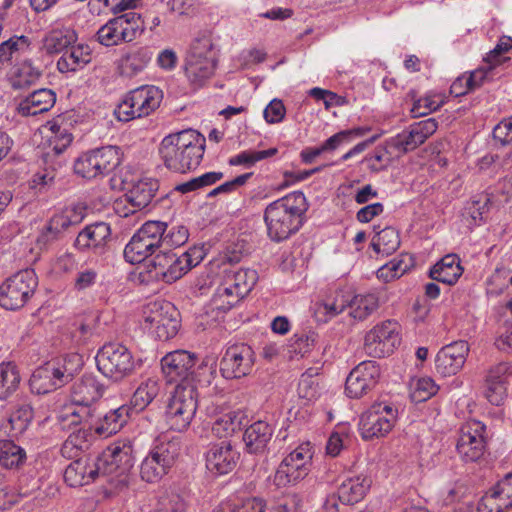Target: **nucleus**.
Here are the masks:
<instances>
[{
    "label": "nucleus",
    "mask_w": 512,
    "mask_h": 512,
    "mask_svg": "<svg viewBox=\"0 0 512 512\" xmlns=\"http://www.w3.org/2000/svg\"><path fill=\"white\" fill-rule=\"evenodd\" d=\"M308 207L306 197L300 191L270 203L264 211L269 238L274 242H281L296 233L304 223Z\"/></svg>",
    "instance_id": "1"
},
{
    "label": "nucleus",
    "mask_w": 512,
    "mask_h": 512,
    "mask_svg": "<svg viewBox=\"0 0 512 512\" xmlns=\"http://www.w3.org/2000/svg\"><path fill=\"white\" fill-rule=\"evenodd\" d=\"M204 151L205 138L193 129L166 136L159 147L165 167L182 174L194 170L200 165Z\"/></svg>",
    "instance_id": "2"
},
{
    "label": "nucleus",
    "mask_w": 512,
    "mask_h": 512,
    "mask_svg": "<svg viewBox=\"0 0 512 512\" xmlns=\"http://www.w3.org/2000/svg\"><path fill=\"white\" fill-rule=\"evenodd\" d=\"M101 477L116 490L121 491L129 484V474L134 466L133 447L130 441H117L109 445L96 458Z\"/></svg>",
    "instance_id": "3"
},
{
    "label": "nucleus",
    "mask_w": 512,
    "mask_h": 512,
    "mask_svg": "<svg viewBox=\"0 0 512 512\" xmlns=\"http://www.w3.org/2000/svg\"><path fill=\"white\" fill-rule=\"evenodd\" d=\"M179 439H158L140 464V477L147 483L159 482L173 467L180 454Z\"/></svg>",
    "instance_id": "4"
},
{
    "label": "nucleus",
    "mask_w": 512,
    "mask_h": 512,
    "mask_svg": "<svg viewBox=\"0 0 512 512\" xmlns=\"http://www.w3.org/2000/svg\"><path fill=\"white\" fill-rule=\"evenodd\" d=\"M178 312L169 302H149L142 308L140 325L155 339L166 341L173 338L180 327Z\"/></svg>",
    "instance_id": "5"
},
{
    "label": "nucleus",
    "mask_w": 512,
    "mask_h": 512,
    "mask_svg": "<svg viewBox=\"0 0 512 512\" xmlns=\"http://www.w3.org/2000/svg\"><path fill=\"white\" fill-rule=\"evenodd\" d=\"M198 407L195 385L177 384L168 399L165 420L170 429L183 432L190 426Z\"/></svg>",
    "instance_id": "6"
},
{
    "label": "nucleus",
    "mask_w": 512,
    "mask_h": 512,
    "mask_svg": "<svg viewBox=\"0 0 512 512\" xmlns=\"http://www.w3.org/2000/svg\"><path fill=\"white\" fill-rule=\"evenodd\" d=\"M167 231V223L161 221H148L133 235L124 249L126 261L138 264L150 256L163 255L161 235Z\"/></svg>",
    "instance_id": "7"
},
{
    "label": "nucleus",
    "mask_w": 512,
    "mask_h": 512,
    "mask_svg": "<svg viewBox=\"0 0 512 512\" xmlns=\"http://www.w3.org/2000/svg\"><path fill=\"white\" fill-rule=\"evenodd\" d=\"M401 344V326L396 320H384L374 325L364 336L363 349L373 358L391 355Z\"/></svg>",
    "instance_id": "8"
},
{
    "label": "nucleus",
    "mask_w": 512,
    "mask_h": 512,
    "mask_svg": "<svg viewBox=\"0 0 512 512\" xmlns=\"http://www.w3.org/2000/svg\"><path fill=\"white\" fill-rule=\"evenodd\" d=\"M396 419L397 409L392 403L375 402L360 417V434L365 440L384 437L392 430Z\"/></svg>",
    "instance_id": "9"
},
{
    "label": "nucleus",
    "mask_w": 512,
    "mask_h": 512,
    "mask_svg": "<svg viewBox=\"0 0 512 512\" xmlns=\"http://www.w3.org/2000/svg\"><path fill=\"white\" fill-rule=\"evenodd\" d=\"M98 370L114 381L123 379L135 368L132 353L119 343L105 344L96 355Z\"/></svg>",
    "instance_id": "10"
},
{
    "label": "nucleus",
    "mask_w": 512,
    "mask_h": 512,
    "mask_svg": "<svg viewBox=\"0 0 512 512\" xmlns=\"http://www.w3.org/2000/svg\"><path fill=\"white\" fill-rule=\"evenodd\" d=\"M312 456L310 443H302L297 446L282 460L274 474V484L278 487H285L304 479L310 471Z\"/></svg>",
    "instance_id": "11"
},
{
    "label": "nucleus",
    "mask_w": 512,
    "mask_h": 512,
    "mask_svg": "<svg viewBox=\"0 0 512 512\" xmlns=\"http://www.w3.org/2000/svg\"><path fill=\"white\" fill-rule=\"evenodd\" d=\"M485 425L478 420H469L460 428L456 449L465 462L479 460L485 451Z\"/></svg>",
    "instance_id": "12"
},
{
    "label": "nucleus",
    "mask_w": 512,
    "mask_h": 512,
    "mask_svg": "<svg viewBox=\"0 0 512 512\" xmlns=\"http://www.w3.org/2000/svg\"><path fill=\"white\" fill-rule=\"evenodd\" d=\"M255 354L246 344H237L228 347L220 362V372L226 379L241 378L253 369Z\"/></svg>",
    "instance_id": "13"
},
{
    "label": "nucleus",
    "mask_w": 512,
    "mask_h": 512,
    "mask_svg": "<svg viewBox=\"0 0 512 512\" xmlns=\"http://www.w3.org/2000/svg\"><path fill=\"white\" fill-rule=\"evenodd\" d=\"M196 355L186 350H175L161 359L162 372L169 383L192 385V369L196 365Z\"/></svg>",
    "instance_id": "14"
},
{
    "label": "nucleus",
    "mask_w": 512,
    "mask_h": 512,
    "mask_svg": "<svg viewBox=\"0 0 512 512\" xmlns=\"http://www.w3.org/2000/svg\"><path fill=\"white\" fill-rule=\"evenodd\" d=\"M72 374L56 361H49L32 373L29 385L36 394H46L63 386L71 379Z\"/></svg>",
    "instance_id": "15"
},
{
    "label": "nucleus",
    "mask_w": 512,
    "mask_h": 512,
    "mask_svg": "<svg viewBox=\"0 0 512 512\" xmlns=\"http://www.w3.org/2000/svg\"><path fill=\"white\" fill-rule=\"evenodd\" d=\"M380 367L375 361H363L347 376L345 392L350 398H360L371 390L380 378Z\"/></svg>",
    "instance_id": "16"
},
{
    "label": "nucleus",
    "mask_w": 512,
    "mask_h": 512,
    "mask_svg": "<svg viewBox=\"0 0 512 512\" xmlns=\"http://www.w3.org/2000/svg\"><path fill=\"white\" fill-rule=\"evenodd\" d=\"M469 350V345L464 340L442 347L435 358L436 371L445 377L457 374L463 368Z\"/></svg>",
    "instance_id": "17"
},
{
    "label": "nucleus",
    "mask_w": 512,
    "mask_h": 512,
    "mask_svg": "<svg viewBox=\"0 0 512 512\" xmlns=\"http://www.w3.org/2000/svg\"><path fill=\"white\" fill-rule=\"evenodd\" d=\"M239 459V453L230 442L222 441L210 446L206 452V468L215 475L231 472Z\"/></svg>",
    "instance_id": "18"
},
{
    "label": "nucleus",
    "mask_w": 512,
    "mask_h": 512,
    "mask_svg": "<svg viewBox=\"0 0 512 512\" xmlns=\"http://www.w3.org/2000/svg\"><path fill=\"white\" fill-rule=\"evenodd\" d=\"M125 189V197L131 206V209L124 213V216H128L129 213L142 210L152 202L159 189V182L154 178L143 177L132 181L131 186Z\"/></svg>",
    "instance_id": "19"
},
{
    "label": "nucleus",
    "mask_w": 512,
    "mask_h": 512,
    "mask_svg": "<svg viewBox=\"0 0 512 512\" xmlns=\"http://www.w3.org/2000/svg\"><path fill=\"white\" fill-rule=\"evenodd\" d=\"M101 477L96 459L89 461L86 458H79L71 462L64 472V480L71 487L87 485Z\"/></svg>",
    "instance_id": "20"
},
{
    "label": "nucleus",
    "mask_w": 512,
    "mask_h": 512,
    "mask_svg": "<svg viewBox=\"0 0 512 512\" xmlns=\"http://www.w3.org/2000/svg\"><path fill=\"white\" fill-rule=\"evenodd\" d=\"M383 301L378 290H361L356 294L349 290V314L354 319L364 320L375 312Z\"/></svg>",
    "instance_id": "21"
},
{
    "label": "nucleus",
    "mask_w": 512,
    "mask_h": 512,
    "mask_svg": "<svg viewBox=\"0 0 512 512\" xmlns=\"http://www.w3.org/2000/svg\"><path fill=\"white\" fill-rule=\"evenodd\" d=\"M132 408L122 405L112 409L99 419L93 418L94 433L100 437H109L117 433L128 421Z\"/></svg>",
    "instance_id": "22"
},
{
    "label": "nucleus",
    "mask_w": 512,
    "mask_h": 512,
    "mask_svg": "<svg viewBox=\"0 0 512 512\" xmlns=\"http://www.w3.org/2000/svg\"><path fill=\"white\" fill-rule=\"evenodd\" d=\"M370 477L360 474L346 478L337 489V498L345 505L360 502L371 487Z\"/></svg>",
    "instance_id": "23"
},
{
    "label": "nucleus",
    "mask_w": 512,
    "mask_h": 512,
    "mask_svg": "<svg viewBox=\"0 0 512 512\" xmlns=\"http://www.w3.org/2000/svg\"><path fill=\"white\" fill-rule=\"evenodd\" d=\"M104 393V385L92 374L83 375L72 389V401L81 406H90Z\"/></svg>",
    "instance_id": "24"
},
{
    "label": "nucleus",
    "mask_w": 512,
    "mask_h": 512,
    "mask_svg": "<svg viewBox=\"0 0 512 512\" xmlns=\"http://www.w3.org/2000/svg\"><path fill=\"white\" fill-rule=\"evenodd\" d=\"M56 102V94L51 89H38L29 94L18 105L22 116H36L49 111Z\"/></svg>",
    "instance_id": "25"
},
{
    "label": "nucleus",
    "mask_w": 512,
    "mask_h": 512,
    "mask_svg": "<svg viewBox=\"0 0 512 512\" xmlns=\"http://www.w3.org/2000/svg\"><path fill=\"white\" fill-rule=\"evenodd\" d=\"M460 258L456 254H447L442 257L429 271L431 279L444 285H454L463 274Z\"/></svg>",
    "instance_id": "26"
},
{
    "label": "nucleus",
    "mask_w": 512,
    "mask_h": 512,
    "mask_svg": "<svg viewBox=\"0 0 512 512\" xmlns=\"http://www.w3.org/2000/svg\"><path fill=\"white\" fill-rule=\"evenodd\" d=\"M189 237L188 229L184 226H173L168 232H164L161 235L162 249L164 250L163 255L156 254L152 259L151 263L154 267L161 266L165 267L172 261L176 255H168V251L172 248H177L184 245Z\"/></svg>",
    "instance_id": "27"
},
{
    "label": "nucleus",
    "mask_w": 512,
    "mask_h": 512,
    "mask_svg": "<svg viewBox=\"0 0 512 512\" xmlns=\"http://www.w3.org/2000/svg\"><path fill=\"white\" fill-rule=\"evenodd\" d=\"M203 257L204 253L201 248H190L168 264L169 266L167 271L163 273L165 281L167 283H171L172 281L181 278L193 267L197 266L203 260Z\"/></svg>",
    "instance_id": "28"
},
{
    "label": "nucleus",
    "mask_w": 512,
    "mask_h": 512,
    "mask_svg": "<svg viewBox=\"0 0 512 512\" xmlns=\"http://www.w3.org/2000/svg\"><path fill=\"white\" fill-rule=\"evenodd\" d=\"M349 308V290H333L326 299L315 304V316L318 321L327 322Z\"/></svg>",
    "instance_id": "29"
},
{
    "label": "nucleus",
    "mask_w": 512,
    "mask_h": 512,
    "mask_svg": "<svg viewBox=\"0 0 512 512\" xmlns=\"http://www.w3.org/2000/svg\"><path fill=\"white\" fill-rule=\"evenodd\" d=\"M111 236L110 226L105 222H96L86 226L77 236L75 247L79 250L102 247Z\"/></svg>",
    "instance_id": "30"
},
{
    "label": "nucleus",
    "mask_w": 512,
    "mask_h": 512,
    "mask_svg": "<svg viewBox=\"0 0 512 512\" xmlns=\"http://www.w3.org/2000/svg\"><path fill=\"white\" fill-rule=\"evenodd\" d=\"M273 435V428L265 421H256L244 432L243 440L249 453H262Z\"/></svg>",
    "instance_id": "31"
},
{
    "label": "nucleus",
    "mask_w": 512,
    "mask_h": 512,
    "mask_svg": "<svg viewBox=\"0 0 512 512\" xmlns=\"http://www.w3.org/2000/svg\"><path fill=\"white\" fill-rule=\"evenodd\" d=\"M95 410L90 406H81L72 401L65 405L57 415V420L62 429L80 427L93 420Z\"/></svg>",
    "instance_id": "32"
},
{
    "label": "nucleus",
    "mask_w": 512,
    "mask_h": 512,
    "mask_svg": "<svg viewBox=\"0 0 512 512\" xmlns=\"http://www.w3.org/2000/svg\"><path fill=\"white\" fill-rule=\"evenodd\" d=\"M93 420L75 429L65 440L61 452L65 457H76L79 451L88 449L93 439Z\"/></svg>",
    "instance_id": "33"
},
{
    "label": "nucleus",
    "mask_w": 512,
    "mask_h": 512,
    "mask_svg": "<svg viewBox=\"0 0 512 512\" xmlns=\"http://www.w3.org/2000/svg\"><path fill=\"white\" fill-rule=\"evenodd\" d=\"M33 418V410L27 404L17 407L9 417L0 423V432L9 437L22 434Z\"/></svg>",
    "instance_id": "34"
},
{
    "label": "nucleus",
    "mask_w": 512,
    "mask_h": 512,
    "mask_svg": "<svg viewBox=\"0 0 512 512\" xmlns=\"http://www.w3.org/2000/svg\"><path fill=\"white\" fill-rule=\"evenodd\" d=\"M215 69V58H201L188 56L185 65V73L191 83L202 85L203 81L208 79Z\"/></svg>",
    "instance_id": "35"
},
{
    "label": "nucleus",
    "mask_w": 512,
    "mask_h": 512,
    "mask_svg": "<svg viewBox=\"0 0 512 512\" xmlns=\"http://www.w3.org/2000/svg\"><path fill=\"white\" fill-rule=\"evenodd\" d=\"M161 384L158 379L148 378L137 387L131 398V408L144 410L157 397Z\"/></svg>",
    "instance_id": "36"
},
{
    "label": "nucleus",
    "mask_w": 512,
    "mask_h": 512,
    "mask_svg": "<svg viewBox=\"0 0 512 512\" xmlns=\"http://www.w3.org/2000/svg\"><path fill=\"white\" fill-rule=\"evenodd\" d=\"M21 383L18 367L12 362L0 364V400H5L14 394Z\"/></svg>",
    "instance_id": "37"
},
{
    "label": "nucleus",
    "mask_w": 512,
    "mask_h": 512,
    "mask_svg": "<svg viewBox=\"0 0 512 512\" xmlns=\"http://www.w3.org/2000/svg\"><path fill=\"white\" fill-rule=\"evenodd\" d=\"M100 176L108 175L121 163L122 153L117 146H104L93 150Z\"/></svg>",
    "instance_id": "38"
},
{
    "label": "nucleus",
    "mask_w": 512,
    "mask_h": 512,
    "mask_svg": "<svg viewBox=\"0 0 512 512\" xmlns=\"http://www.w3.org/2000/svg\"><path fill=\"white\" fill-rule=\"evenodd\" d=\"M77 40L73 30H53L44 39V49L48 54L65 52Z\"/></svg>",
    "instance_id": "39"
},
{
    "label": "nucleus",
    "mask_w": 512,
    "mask_h": 512,
    "mask_svg": "<svg viewBox=\"0 0 512 512\" xmlns=\"http://www.w3.org/2000/svg\"><path fill=\"white\" fill-rule=\"evenodd\" d=\"M26 460V452L11 440H0V465L6 469L20 467Z\"/></svg>",
    "instance_id": "40"
},
{
    "label": "nucleus",
    "mask_w": 512,
    "mask_h": 512,
    "mask_svg": "<svg viewBox=\"0 0 512 512\" xmlns=\"http://www.w3.org/2000/svg\"><path fill=\"white\" fill-rule=\"evenodd\" d=\"M214 512H265V503L258 497L235 498L221 503Z\"/></svg>",
    "instance_id": "41"
},
{
    "label": "nucleus",
    "mask_w": 512,
    "mask_h": 512,
    "mask_svg": "<svg viewBox=\"0 0 512 512\" xmlns=\"http://www.w3.org/2000/svg\"><path fill=\"white\" fill-rule=\"evenodd\" d=\"M241 413L239 411H228L218 416L212 423L211 431L218 438L232 435L241 426Z\"/></svg>",
    "instance_id": "42"
},
{
    "label": "nucleus",
    "mask_w": 512,
    "mask_h": 512,
    "mask_svg": "<svg viewBox=\"0 0 512 512\" xmlns=\"http://www.w3.org/2000/svg\"><path fill=\"white\" fill-rule=\"evenodd\" d=\"M42 73L31 62L24 61L11 77V85L14 89H26L35 84Z\"/></svg>",
    "instance_id": "43"
},
{
    "label": "nucleus",
    "mask_w": 512,
    "mask_h": 512,
    "mask_svg": "<svg viewBox=\"0 0 512 512\" xmlns=\"http://www.w3.org/2000/svg\"><path fill=\"white\" fill-rule=\"evenodd\" d=\"M122 20L121 36L124 42H131L144 32V22L139 13L130 11L116 17Z\"/></svg>",
    "instance_id": "44"
},
{
    "label": "nucleus",
    "mask_w": 512,
    "mask_h": 512,
    "mask_svg": "<svg viewBox=\"0 0 512 512\" xmlns=\"http://www.w3.org/2000/svg\"><path fill=\"white\" fill-rule=\"evenodd\" d=\"M249 290L244 293H239V290H216L211 298V308L226 312L244 299Z\"/></svg>",
    "instance_id": "45"
},
{
    "label": "nucleus",
    "mask_w": 512,
    "mask_h": 512,
    "mask_svg": "<svg viewBox=\"0 0 512 512\" xmlns=\"http://www.w3.org/2000/svg\"><path fill=\"white\" fill-rule=\"evenodd\" d=\"M122 20H117L116 17L110 19L103 25L96 33L97 40L100 44L110 47L124 42L121 36Z\"/></svg>",
    "instance_id": "46"
},
{
    "label": "nucleus",
    "mask_w": 512,
    "mask_h": 512,
    "mask_svg": "<svg viewBox=\"0 0 512 512\" xmlns=\"http://www.w3.org/2000/svg\"><path fill=\"white\" fill-rule=\"evenodd\" d=\"M511 50L512 37L504 35L499 39L495 48L486 55L484 61L489 64V69H495L498 66L510 62L511 58L506 56V54Z\"/></svg>",
    "instance_id": "47"
},
{
    "label": "nucleus",
    "mask_w": 512,
    "mask_h": 512,
    "mask_svg": "<svg viewBox=\"0 0 512 512\" xmlns=\"http://www.w3.org/2000/svg\"><path fill=\"white\" fill-rule=\"evenodd\" d=\"M423 143L424 140L414 124L411 125L408 132L404 131L401 134L393 137L390 141V145L393 148L403 153L413 151Z\"/></svg>",
    "instance_id": "48"
},
{
    "label": "nucleus",
    "mask_w": 512,
    "mask_h": 512,
    "mask_svg": "<svg viewBox=\"0 0 512 512\" xmlns=\"http://www.w3.org/2000/svg\"><path fill=\"white\" fill-rule=\"evenodd\" d=\"M151 60V53L147 49H139L122 59L121 71L126 76H132L141 71Z\"/></svg>",
    "instance_id": "49"
},
{
    "label": "nucleus",
    "mask_w": 512,
    "mask_h": 512,
    "mask_svg": "<svg viewBox=\"0 0 512 512\" xmlns=\"http://www.w3.org/2000/svg\"><path fill=\"white\" fill-rule=\"evenodd\" d=\"M217 374L216 362L212 359L203 360L196 368L192 369L191 384L209 386Z\"/></svg>",
    "instance_id": "50"
},
{
    "label": "nucleus",
    "mask_w": 512,
    "mask_h": 512,
    "mask_svg": "<svg viewBox=\"0 0 512 512\" xmlns=\"http://www.w3.org/2000/svg\"><path fill=\"white\" fill-rule=\"evenodd\" d=\"M34 290H0V306L6 310H16L32 297Z\"/></svg>",
    "instance_id": "51"
},
{
    "label": "nucleus",
    "mask_w": 512,
    "mask_h": 512,
    "mask_svg": "<svg viewBox=\"0 0 512 512\" xmlns=\"http://www.w3.org/2000/svg\"><path fill=\"white\" fill-rule=\"evenodd\" d=\"M97 164L93 150L89 151L77 158L74 163V172L85 179L96 178L100 176Z\"/></svg>",
    "instance_id": "52"
},
{
    "label": "nucleus",
    "mask_w": 512,
    "mask_h": 512,
    "mask_svg": "<svg viewBox=\"0 0 512 512\" xmlns=\"http://www.w3.org/2000/svg\"><path fill=\"white\" fill-rule=\"evenodd\" d=\"M489 203L490 198L487 194L477 195L467 202L463 215L470 217L474 224H477V221H482L483 215L488 212Z\"/></svg>",
    "instance_id": "53"
},
{
    "label": "nucleus",
    "mask_w": 512,
    "mask_h": 512,
    "mask_svg": "<svg viewBox=\"0 0 512 512\" xmlns=\"http://www.w3.org/2000/svg\"><path fill=\"white\" fill-rule=\"evenodd\" d=\"M409 269V265L402 259H393L377 270V278L384 283L400 278Z\"/></svg>",
    "instance_id": "54"
},
{
    "label": "nucleus",
    "mask_w": 512,
    "mask_h": 512,
    "mask_svg": "<svg viewBox=\"0 0 512 512\" xmlns=\"http://www.w3.org/2000/svg\"><path fill=\"white\" fill-rule=\"evenodd\" d=\"M508 503H503V498L493 488H490L480 499L477 512H505L509 509Z\"/></svg>",
    "instance_id": "55"
},
{
    "label": "nucleus",
    "mask_w": 512,
    "mask_h": 512,
    "mask_svg": "<svg viewBox=\"0 0 512 512\" xmlns=\"http://www.w3.org/2000/svg\"><path fill=\"white\" fill-rule=\"evenodd\" d=\"M438 389V385L432 378L422 377L415 382L411 396L414 401L423 402L434 396Z\"/></svg>",
    "instance_id": "56"
},
{
    "label": "nucleus",
    "mask_w": 512,
    "mask_h": 512,
    "mask_svg": "<svg viewBox=\"0 0 512 512\" xmlns=\"http://www.w3.org/2000/svg\"><path fill=\"white\" fill-rule=\"evenodd\" d=\"M370 129L369 128H353L349 130L340 131L330 138H328L322 145V149L324 151H332L335 150L339 145L344 142L349 141L353 137H360L366 134Z\"/></svg>",
    "instance_id": "57"
},
{
    "label": "nucleus",
    "mask_w": 512,
    "mask_h": 512,
    "mask_svg": "<svg viewBox=\"0 0 512 512\" xmlns=\"http://www.w3.org/2000/svg\"><path fill=\"white\" fill-rule=\"evenodd\" d=\"M277 152H278L277 148H270L268 150L254 151V152L244 151V152L236 155L235 157L230 158L229 164L230 165L252 166L258 161H261L263 159H266V158L276 155Z\"/></svg>",
    "instance_id": "58"
},
{
    "label": "nucleus",
    "mask_w": 512,
    "mask_h": 512,
    "mask_svg": "<svg viewBox=\"0 0 512 512\" xmlns=\"http://www.w3.org/2000/svg\"><path fill=\"white\" fill-rule=\"evenodd\" d=\"M512 377V362L502 361L490 366L486 372L485 380L508 385Z\"/></svg>",
    "instance_id": "59"
},
{
    "label": "nucleus",
    "mask_w": 512,
    "mask_h": 512,
    "mask_svg": "<svg viewBox=\"0 0 512 512\" xmlns=\"http://www.w3.org/2000/svg\"><path fill=\"white\" fill-rule=\"evenodd\" d=\"M38 285V278L33 269H24L6 281V288H36Z\"/></svg>",
    "instance_id": "60"
},
{
    "label": "nucleus",
    "mask_w": 512,
    "mask_h": 512,
    "mask_svg": "<svg viewBox=\"0 0 512 512\" xmlns=\"http://www.w3.org/2000/svg\"><path fill=\"white\" fill-rule=\"evenodd\" d=\"M440 290H425L423 295L418 296L413 303V312L417 321H423L430 311V301L436 300Z\"/></svg>",
    "instance_id": "61"
},
{
    "label": "nucleus",
    "mask_w": 512,
    "mask_h": 512,
    "mask_svg": "<svg viewBox=\"0 0 512 512\" xmlns=\"http://www.w3.org/2000/svg\"><path fill=\"white\" fill-rule=\"evenodd\" d=\"M508 395V385L485 380L484 396L492 405H502Z\"/></svg>",
    "instance_id": "62"
},
{
    "label": "nucleus",
    "mask_w": 512,
    "mask_h": 512,
    "mask_svg": "<svg viewBox=\"0 0 512 512\" xmlns=\"http://www.w3.org/2000/svg\"><path fill=\"white\" fill-rule=\"evenodd\" d=\"M318 392L317 379L308 371L303 373L298 384L299 396L311 401L317 398Z\"/></svg>",
    "instance_id": "63"
},
{
    "label": "nucleus",
    "mask_w": 512,
    "mask_h": 512,
    "mask_svg": "<svg viewBox=\"0 0 512 512\" xmlns=\"http://www.w3.org/2000/svg\"><path fill=\"white\" fill-rule=\"evenodd\" d=\"M143 110H140L138 117L147 116L159 107L162 100V92L155 86H144Z\"/></svg>",
    "instance_id": "64"
}]
</instances>
